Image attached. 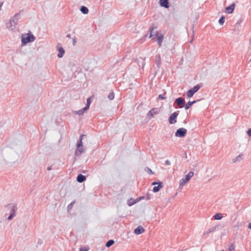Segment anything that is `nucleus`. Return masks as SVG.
I'll return each instance as SVG.
<instances>
[{
	"mask_svg": "<svg viewBox=\"0 0 251 251\" xmlns=\"http://www.w3.org/2000/svg\"><path fill=\"white\" fill-rule=\"evenodd\" d=\"M218 228V226H215L211 227L208 230H207L203 233V236H204L206 234H209L212 232L216 231L217 228Z\"/></svg>",
	"mask_w": 251,
	"mask_h": 251,
	"instance_id": "obj_16",
	"label": "nucleus"
},
{
	"mask_svg": "<svg viewBox=\"0 0 251 251\" xmlns=\"http://www.w3.org/2000/svg\"><path fill=\"white\" fill-rule=\"evenodd\" d=\"M89 106L88 104H86L85 107L81 109L83 111V112L84 113L86 111H87L89 108Z\"/></svg>",
	"mask_w": 251,
	"mask_h": 251,
	"instance_id": "obj_31",
	"label": "nucleus"
},
{
	"mask_svg": "<svg viewBox=\"0 0 251 251\" xmlns=\"http://www.w3.org/2000/svg\"><path fill=\"white\" fill-rule=\"evenodd\" d=\"M76 42V38L75 37L73 39V44L74 46H75V45Z\"/></svg>",
	"mask_w": 251,
	"mask_h": 251,
	"instance_id": "obj_37",
	"label": "nucleus"
},
{
	"mask_svg": "<svg viewBox=\"0 0 251 251\" xmlns=\"http://www.w3.org/2000/svg\"><path fill=\"white\" fill-rule=\"evenodd\" d=\"M157 27H154L153 26H151L150 27V37H153V36H157L159 35L158 33L156 30Z\"/></svg>",
	"mask_w": 251,
	"mask_h": 251,
	"instance_id": "obj_11",
	"label": "nucleus"
},
{
	"mask_svg": "<svg viewBox=\"0 0 251 251\" xmlns=\"http://www.w3.org/2000/svg\"><path fill=\"white\" fill-rule=\"evenodd\" d=\"M163 187V184L162 182L159 181L158 185L157 186H154L153 188V192L154 193L158 192L161 188Z\"/></svg>",
	"mask_w": 251,
	"mask_h": 251,
	"instance_id": "obj_15",
	"label": "nucleus"
},
{
	"mask_svg": "<svg viewBox=\"0 0 251 251\" xmlns=\"http://www.w3.org/2000/svg\"><path fill=\"white\" fill-rule=\"evenodd\" d=\"M144 198H145V197L144 196H141L136 199V201H140L141 200H143Z\"/></svg>",
	"mask_w": 251,
	"mask_h": 251,
	"instance_id": "obj_39",
	"label": "nucleus"
},
{
	"mask_svg": "<svg viewBox=\"0 0 251 251\" xmlns=\"http://www.w3.org/2000/svg\"><path fill=\"white\" fill-rule=\"evenodd\" d=\"M75 113L79 115H81L84 113L82 109H80L78 111H75Z\"/></svg>",
	"mask_w": 251,
	"mask_h": 251,
	"instance_id": "obj_33",
	"label": "nucleus"
},
{
	"mask_svg": "<svg viewBox=\"0 0 251 251\" xmlns=\"http://www.w3.org/2000/svg\"><path fill=\"white\" fill-rule=\"evenodd\" d=\"M197 100H193V101H188L185 106V109L186 110H188L191 106H192L193 104L196 103Z\"/></svg>",
	"mask_w": 251,
	"mask_h": 251,
	"instance_id": "obj_22",
	"label": "nucleus"
},
{
	"mask_svg": "<svg viewBox=\"0 0 251 251\" xmlns=\"http://www.w3.org/2000/svg\"><path fill=\"white\" fill-rule=\"evenodd\" d=\"M145 229L143 227V226H139L134 229V232L137 235H139L143 233Z\"/></svg>",
	"mask_w": 251,
	"mask_h": 251,
	"instance_id": "obj_14",
	"label": "nucleus"
},
{
	"mask_svg": "<svg viewBox=\"0 0 251 251\" xmlns=\"http://www.w3.org/2000/svg\"><path fill=\"white\" fill-rule=\"evenodd\" d=\"M243 154H240L237 155L236 157L232 159L233 163H236L238 161H240L242 159Z\"/></svg>",
	"mask_w": 251,
	"mask_h": 251,
	"instance_id": "obj_21",
	"label": "nucleus"
},
{
	"mask_svg": "<svg viewBox=\"0 0 251 251\" xmlns=\"http://www.w3.org/2000/svg\"><path fill=\"white\" fill-rule=\"evenodd\" d=\"M194 173L193 172H190L189 173L185 176L184 178H182L179 181L180 187L184 185L187 182L189 181L191 178L193 176Z\"/></svg>",
	"mask_w": 251,
	"mask_h": 251,
	"instance_id": "obj_4",
	"label": "nucleus"
},
{
	"mask_svg": "<svg viewBox=\"0 0 251 251\" xmlns=\"http://www.w3.org/2000/svg\"><path fill=\"white\" fill-rule=\"evenodd\" d=\"M235 7L234 3H232L229 6L226 7L225 9L226 12L228 14H231L233 13Z\"/></svg>",
	"mask_w": 251,
	"mask_h": 251,
	"instance_id": "obj_13",
	"label": "nucleus"
},
{
	"mask_svg": "<svg viewBox=\"0 0 251 251\" xmlns=\"http://www.w3.org/2000/svg\"><path fill=\"white\" fill-rule=\"evenodd\" d=\"M114 96H115L114 93L113 92H112L109 94V95H108V98L110 100H112L114 99Z\"/></svg>",
	"mask_w": 251,
	"mask_h": 251,
	"instance_id": "obj_28",
	"label": "nucleus"
},
{
	"mask_svg": "<svg viewBox=\"0 0 251 251\" xmlns=\"http://www.w3.org/2000/svg\"><path fill=\"white\" fill-rule=\"evenodd\" d=\"M135 202H136V201H134V202H132L131 203H128V205H129V206H131V205H133V204H135Z\"/></svg>",
	"mask_w": 251,
	"mask_h": 251,
	"instance_id": "obj_48",
	"label": "nucleus"
},
{
	"mask_svg": "<svg viewBox=\"0 0 251 251\" xmlns=\"http://www.w3.org/2000/svg\"><path fill=\"white\" fill-rule=\"evenodd\" d=\"M80 11L84 14H87L89 12L88 8L85 6H81L80 8Z\"/></svg>",
	"mask_w": 251,
	"mask_h": 251,
	"instance_id": "obj_23",
	"label": "nucleus"
},
{
	"mask_svg": "<svg viewBox=\"0 0 251 251\" xmlns=\"http://www.w3.org/2000/svg\"><path fill=\"white\" fill-rule=\"evenodd\" d=\"M157 43L159 46V47H160L161 46H162V42H163V35H158L157 36Z\"/></svg>",
	"mask_w": 251,
	"mask_h": 251,
	"instance_id": "obj_20",
	"label": "nucleus"
},
{
	"mask_svg": "<svg viewBox=\"0 0 251 251\" xmlns=\"http://www.w3.org/2000/svg\"><path fill=\"white\" fill-rule=\"evenodd\" d=\"M114 242H115L113 240H109L106 243L105 246L109 248L113 245L114 244Z\"/></svg>",
	"mask_w": 251,
	"mask_h": 251,
	"instance_id": "obj_25",
	"label": "nucleus"
},
{
	"mask_svg": "<svg viewBox=\"0 0 251 251\" xmlns=\"http://www.w3.org/2000/svg\"><path fill=\"white\" fill-rule=\"evenodd\" d=\"M158 60H156V64H157V67L159 66L160 63V55H158Z\"/></svg>",
	"mask_w": 251,
	"mask_h": 251,
	"instance_id": "obj_34",
	"label": "nucleus"
},
{
	"mask_svg": "<svg viewBox=\"0 0 251 251\" xmlns=\"http://www.w3.org/2000/svg\"><path fill=\"white\" fill-rule=\"evenodd\" d=\"M225 16H222L219 20V23L220 25H223L225 22Z\"/></svg>",
	"mask_w": 251,
	"mask_h": 251,
	"instance_id": "obj_27",
	"label": "nucleus"
},
{
	"mask_svg": "<svg viewBox=\"0 0 251 251\" xmlns=\"http://www.w3.org/2000/svg\"><path fill=\"white\" fill-rule=\"evenodd\" d=\"M185 100L184 99L179 97L176 99L175 103L177 104L178 107L180 108L183 107L185 105Z\"/></svg>",
	"mask_w": 251,
	"mask_h": 251,
	"instance_id": "obj_9",
	"label": "nucleus"
},
{
	"mask_svg": "<svg viewBox=\"0 0 251 251\" xmlns=\"http://www.w3.org/2000/svg\"><path fill=\"white\" fill-rule=\"evenodd\" d=\"M201 85H200L199 84L195 85L194 87H193L192 88L189 89L187 93V95L188 97L191 98L193 96L194 94L196 93L201 88Z\"/></svg>",
	"mask_w": 251,
	"mask_h": 251,
	"instance_id": "obj_5",
	"label": "nucleus"
},
{
	"mask_svg": "<svg viewBox=\"0 0 251 251\" xmlns=\"http://www.w3.org/2000/svg\"><path fill=\"white\" fill-rule=\"evenodd\" d=\"M151 198V195L149 194H148L146 196L147 200H150Z\"/></svg>",
	"mask_w": 251,
	"mask_h": 251,
	"instance_id": "obj_41",
	"label": "nucleus"
},
{
	"mask_svg": "<svg viewBox=\"0 0 251 251\" xmlns=\"http://www.w3.org/2000/svg\"><path fill=\"white\" fill-rule=\"evenodd\" d=\"M251 61V60H250V61Z\"/></svg>",
	"mask_w": 251,
	"mask_h": 251,
	"instance_id": "obj_51",
	"label": "nucleus"
},
{
	"mask_svg": "<svg viewBox=\"0 0 251 251\" xmlns=\"http://www.w3.org/2000/svg\"><path fill=\"white\" fill-rule=\"evenodd\" d=\"M89 106L88 104H86L85 107L81 109L83 111V112L84 113L86 111H87L89 108Z\"/></svg>",
	"mask_w": 251,
	"mask_h": 251,
	"instance_id": "obj_30",
	"label": "nucleus"
},
{
	"mask_svg": "<svg viewBox=\"0 0 251 251\" xmlns=\"http://www.w3.org/2000/svg\"><path fill=\"white\" fill-rule=\"evenodd\" d=\"M51 169H52V166H48V168H47V170H49V171H50Z\"/></svg>",
	"mask_w": 251,
	"mask_h": 251,
	"instance_id": "obj_45",
	"label": "nucleus"
},
{
	"mask_svg": "<svg viewBox=\"0 0 251 251\" xmlns=\"http://www.w3.org/2000/svg\"><path fill=\"white\" fill-rule=\"evenodd\" d=\"M142 66L143 67L144 66V65H145V59H142Z\"/></svg>",
	"mask_w": 251,
	"mask_h": 251,
	"instance_id": "obj_44",
	"label": "nucleus"
},
{
	"mask_svg": "<svg viewBox=\"0 0 251 251\" xmlns=\"http://www.w3.org/2000/svg\"><path fill=\"white\" fill-rule=\"evenodd\" d=\"M36 37L29 31L27 34H24L22 35V45L25 46L28 43L34 42Z\"/></svg>",
	"mask_w": 251,
	"mask_h": 251,
	"instance_id": "obj_1",
	"label": "nucleus"
},
{
	"mask_svg": "<svg viewBox=\"0 0 251 251\" xmlns=\"http://www.w3.org/2000/svg\"><path fill=\"white\" fill-rule=\"evenodd\" d=\"M87 136L85 134H82L77 143V149L75 151V155L80 156L83 151V146L82 140L84 138H86Z\"/></svg>",
	"mask_w": 251,
	"mask_h": 251,
	"instance_id": "obj_2",
	"label": "nucleus"
},
{
	"mask_svg": "<svg viewBox=\"0 0 251 251\" xmlns=\"http://www.w3.org/2000/svg\"><path fill=\"white\" fill-rule=\"evenodd\" d=\"M165 163L167 165H171V163H170V161L168 160H166L165 161Z\"/></svg>",
	"mask_w": 251,
	"mask_h": 251,
	"instance_id": "obj_40",
	"label": "nucleus"
},
{
	"mask_svg": "<svg viewBox=\"0 0 251 251\" xmlns=\"http://www.w3.org/2000/svg\"><path fill=\"white\" fill-rule=\"evenodd\" d=\"M247 134L249 136H251V128H250L247 131Z\"/></svg>",
	"mask_w": 251,
	"mask_h": 251,
	"instance_id": "obj_38",
	"label": "nucleus"
},
{
	"mask_svg": "<svg viewBox=\"0 0 251 251\" xmlns=\"http://www.w3.org/2000/svg\"><path fill=\"white\" fill-rule=\"evenodd\" d=\"M160 4L161 6L166 8L169 7L168 0H160Z\"/></svg>",
	"mask_w": 251,
	"mask_h": 251,
	"instance_id": "obj_19",
	"label": "nucleus"
},
{
	"mask_svg": "<svg viewBox=\"0 0 251 251\" xmlns=\"http://www.w3.org/2000/svg\"><path fill=\"white\" fill-rule=\"evenodd\" d=\"M3 4V2H0V11L1 10V7Z\"/></svg>",
	"mask_w": 251,
	"mask_h": 251,
	"instance_id": "obj_46",
	"label": "nucleus"
},
{
	"mask_svg": "<svg viewBox=\"0 0 251 251\" xmlns=\"http://www.w3.org/2000/svg\"><path fill=\"white\" fill-rule=\"evenodd\" d=\"M145 170L150 175H153L154 174L152 170L149 167H146Z\"/></svg>",
	"mask_w": 251,
	"mask_h": 251,
	"instance_id": "obj_29",
	"label": "nucleus"
},
{
	"mask_svg": "<svg viewBox=\"0 0 251 251\" xmlns=\"http://www.w3.org/2000/svg\"><path fill=\"white\" fill-rule=\"evenodd\" d=\"M248 228L251 229V222L250 223H249V224L248 225Z\"/></svg>",
	"mask_w": 251,
	"mask_h": 251,
	"instance_id": "obj_47",
	"label": "nucleus"
},
{
	"mask_svg": "<svg viewBox=\"0 0 251 251\" xmlns=\"http://www.w3.org/2000/svg\"><path fill=\"white\" fill-rule=\"evenodd\" d=\"M91 103V98H89L87 100V103H86V104H88V105L90 106V105Z\"/></svg>",
	"mask_w": 251,
	"mask_h": 251,
	"instance_id": "obj_36",
	"label": "nucleus"
},
{
	"mask_svg": "<svg viewBox=\"0 0 251 251\" xmlns=\"http://www.w3.org/2000/svg\"><path fill=\"white\" fill-rule=\"evenodd\" d=\"M6 27L10 30L12 31L15 29L16 25L10 20L6 24Z\"/></svg>",
	"mask_w": 251,
	"mask_h": 251,
	"instance_id": "obj_17",
	"label": "nucleus"
},
{
	"mask_svg": "<svg viewBox=\"0 0 251 251\" xmlns=\"http://www.w3.org/2000/svg\"><path fill=\"white\" fill-rule=\"evenodd\" d=\"M187 130L186 129L181 127L177 129L175 132V136L180 138H182L185 136Z\"/></svg>",
	"mask_w": 251,
	"mask_h": 251,
	"instance_id": "obj_6",
	"label": "nucleus"
},
{
	"mask_svg": "<svg viewBox=\"0 0 251 251\" xmlns=\"http://www.w3.org/2000/svg\"><path fill=\"white\" fill-rule=\"evenodd\" d=\"M86 179V177L85 176H83V175L79 174L77 175L76 180L79 182L82 183L84 182Z\"/></svg>",
	"mask_w": 251,
	"mask_h": 251,
	"instance_id": "obj_18",
	"label": "nucleus"
},
{
	"mask_svg": "<svg viewBox=\"0 0 251 251\" xmlns=\"http://www.w3.org/2000/svg\"><path fill=\"white\" fill-rule=\"evenodd\" d=\"M87 251V249H86L85 248H80L79 250V251Z\"/></svg>",
	"mask_w": 251,
	"mask_h": 251,
	"instance_id": "obj_42",
	"label": "nucleus"
},
{
	"mask_svg": "<svg viewBox=\"0 0 251 251\" xmlns=\"http://www.w3.org/2000/svg\"><path fill=\"white\" fill-rule=\"evenodd\" d=\"M57 47L58 48V53L57 54V56L59 58H61L63 56L65 53V50L61 46L60 44H58Z\"/></svg>",
	"mask_w": 251,
	"mask_h": 251,
	"instance_id": "obj_12",
	"label": "nucleus"
},
{
	"mask_svg": "<svg viewBox=\"0 0 251 251\" xmlns=\"http://www.w3.org/2000/svg\"><path fill=\"white\" fill-rule=\"evenodd\" d=\"M67 37L69 38H71V35L70 34L67 35Z\"/></svg>",
	"mask_w": 251,
	"mask_h": 251,
	"instance_id": "obj_49",
	"label": "nucleus"
},
{
	"mask_svg": "<svg viewBox=\"0 0 251 251\" xmlns=\"http://www.w3.org/2000/svg\"><path fill=\"white\" fill-rule=\"evenodd\" d=\"M135 61H136V62H137L138 63V59H136Z\"/></svg>",
	"mask_w": 251,
	"mask_h": 251,
	"instance_id": "obj_50",
	"label": "nucleus"
},
{
	"mask_svg": "<svg viewBox=\"0 0 251 251\" xmlns=\"http://www.w3.org/2000/svg\"><path fill=\"white\" fill-rule=\"evenodd\" d=\"M229 251H233L234 250V246L231 245L228 249Z\"/></svg>",
	"mask_w": 251,
	"mask_h": 251,
	"instance_id": "obj_35",
	"label": "nucleus"
},
{
	"mask_svg": "<svg viewBox=\"0 0 251 251\" xmlns=\"http://www.w3.org/2000/svg\"><path fill=\"white\" fill-rule=\"evenodd\" d=\"M178 115V112L173 113L169 117L168 121L170 124H174L176 123V118Z\"/></svg>",
	"mask_w": 251,
	"mask_h": 251,
	"instance_id": "obj_7",
	"label": "nucleus"
},
{
	"mask_svg": "<svg viewBox=\"0 0 251 251\" xmlns=\"http://www.w3.org/2000/svg\"><path fill=\"white\" fill-rule=\"evenodd\" d=\"M158 99L160 100H164L166 99V97L165 96V95L164 94H160L158 96Z\"/></svg>",
	"mask_w": 251,
	"mask_h": 251,
	"instance_id": "obj_32",
	"label": "nucleus"
},
{
	"mask_svg": "<svg viewBox=\"0 0 251 251\" xmlns=\"http://www.w3.org/2000/svg\"><path fill=\"white\" fill-rule=\"evenodd\" d=\"M8 207L9 208H10V214L8 217L7 219L11 220L15 216L16 211L17 209V206L15 204L11 203L8 205Z\"/></svg>",
	"mask_w": 251,
	"mask_h": 251,
	"instance_id": "obj_3",
	"label": "nucleus"
},
{
	"mask_svg": "<svg viewBox=\"0 0 251 251\" xmlns=\"http://www.w3.org/2000/svg\"><path fill=\"white\" fill-rule=\"evenodd\" d=\"M21 11H20L19 13H17L16 14H15L13 17H12L9 20L11 21L15 25H17L18 21L20 18V13Z\"/></svg>",
	"mask_w": 251,
	"mask_h": 251,
	"instance_id": "obj_10",
	"label": "nucleus"
},
{
	"mask_svg": "<svg viewBox=\"0 0 251 251\" xmlns=\"http://www.w3.org/2000/svg\"><path fill=\"white\" fill-rule=\"evenodd\" d=\"M75 203V201H74L68 205V206L67 207V209L68 211H70V210H71L72 209V207Z\"/></svg>",
	"mask_w": 251,
	"mask_h": 251,
	"instance_id": "obj_26",
	"label": "nucleus"
},
{
	"mask_svg": "<svg viewBox=\"0 0 251 251\" xmlns=\"http://www.w3.org/2000/svg\"><path fill=\"white\" fill-rule=\"evenodd\" d=\"M223 217V216L222 213H217L214 216V219L217 220H221Z\"/></svg>",
	"mask_w": 251,
	"mask_h": 251,
	"instance_id": "obj_24",
	"label": "nucleus"
},
{
	"mask_svg": "<svg viewBox=\"0 0 251 251\" xmlns=\"http://www.w3.org/2000/svg\"><path fill=\"white\" fill-rule=\"evenodd\" d=\"M159 112V110L157 108H153L151 109L147 114L148 117L151 119L154 115L157 114Z\"/></svg>",
	"mask_w": 251,
	"mask_h": 251,
	"instance_id": "obj_8",
	"label": "nucleus"
},
{
	"mask_svg": "<svg viewBox=\"0 0 251 251\" xmlns=\"http://www.w3.org/2000/svg\"><path fill=\"white\" fill-rule=\"evenodd\" d=\"M158 182H157L154 181V182H152L151 185H156V184L158 185Z\"/></svg>",
	"mask_w": 251,
	"mask_h": 251,
	"instance_id": "obj_43",
	"label": "nucleus"
}]
</instances>
